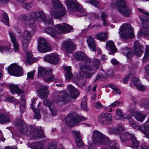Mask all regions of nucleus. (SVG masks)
<instances>
[{"instance_id": "obj_9", "label": "nucleus", "mask_w": 149, "mask_h": 149, "mask_svg": "<svg viewBox=\"0 0 149 149\" xmlns=\"http://www.w3.org/2000/svg\"><path fill=\"white\" fill-rule=\"evenodd\" d=\"M65 2L69 11L71 12L79 11L83 13L82 14V16L85 15L84 13V10L79 5L76 0H66Z\"/></svg>"}, {"instance_id": "obj_33", "label": "nucleus", "mask_w": 149, "mask_h": 149, "mask_svg": "<svg viewBox=\"0 0 149 149\" xmlns=\"http://www.w3.org/2000/svg\"><path fill=\"white\" fill-rule=\"evenodd\" d=\"M71 66H65L64 68L66 72L65 75V78L68 81L70 80L73 77V74L71 71Z\"/></svg>"}, {"instance_id": "obj_19", "label": "nucleus", "mask_w": 149, "mask_h": 149, "mask_svg": "<svg viewBox=\"0 0 149 149\" xmlns=\"http://www.w3.org/2000/svg\"><path fill=\"white\" fill-rule=\"evenodd\" d=\"M65 120L66 124L70 127L75 126L79 123V120L76 119L75 116L71 114L67 116Z\"/></svg>"}, {"instance_id": "obj_50", "label": "nucleus", "mask_w": 149, "mask_h": 149, "mask_svg": "<svg viewBox=\"0 0 149 149\" xmlns=\"http://www.w3.org/2000/svg\"><path fill=\"white\" fill-rule=\"evenodd\" d=\"M43 103L45 105L47 106L49 108L51 106L53 105V103L52 102L47 100H44Z\"/></svg>"}, {"instance_id": "obj_58", "label": "nucleus", "mask_w": 149, "mask_h": 149, "mask_svg": "<svg viewBox=\"0 0 149 149\" xmlns=\"http://www.w3.org/2000/svg\"><path fill=\"white\" fill-rule=\"evenodd\" d=\"M131 75V74H129L127 75L123 79V83H127Z\"/></svg>"}, {"instance_id": "obj_47", "label": "nucleus", "mask_w": 149, "mask_h": 149, "mask_svg": "<svg viewBox=\"0 0 149 149\" xmlns=\"http://www.w3.org/2000/svg\"><path fill=\"white\" fill-rule=\"evenodd\" d=\"M102 19L103 21V24L104 26H107V23L105 19V18L107 16V14L105 13H101Z\"/></svg>"}, {"instance_id": "obj_52", "label": "nucleus", "mask_w": 149, "mask_h": 149, "mask_svg": "<svg viewBox=\"0 0 149 149\" xmlns=\"http://www.w3.org/2000/svg\"><path fill=\"white\" fill-rule=\"evenodd\" d=\"M138 10L141 13L145 16H148L149 15V13L147 12L145 10L140 8H138Z\"/></svg>"}, {"instance_id": "obj_15", "label": "nucleus", "mask_w": 149, "mask_h": 149, "mask_svg": "<svg viewBox=\"0 0 149 149\" xmlns=\"http://www.w3.org/2000/svg\"><path fill=\"white\" fill-rule=\"evenodd\" d=\"M112 116L111 113H102L98 116L99 123L104 125L111 124L112 123Z\"/></svg>"}, {"instance_id": "obj_2", "label": "nucleus", "mask_w": 149, "mask_h": 149, "mask_svg": "<svg viewBox=\"0 0 149 149\" xmlns=\"http://www.w3.org/2000/svg\"><path fill=\"white\" fill-rule=\"evenodd\" d=\"M16 125L19 127V131L20 133L23 134H29L30 136L33 139L44 138L43 130L41 127L39 130L37 127L34 126H30L27 128L26 125L21 119L17 120Z\"/></svg>"}, {"instance_id": "obj_62", "label": "nucleus", "mask_w": 149, "mask_h": 149, "mask_svg": "<svg viewBox=\"0 0 149 149\" xmlns=\"http://www.w3.org/2000/svg\"><path fill=\"white\" fill-rule=\"evenodd\" d=\"M141 149H149V146L146 144H142L141 146Z\"/></svg>"}, {"instance_id": "obj_14", "label": "nucleus", "mask_w": 149, "mask_h": 149, "mask_svg": "<svg viewBox=\"0 0 149 149\" xmlns=\"http://www.w3.org/2000/svg\"><path fill=\"white\" fill-rule=\"evenodd\" d=\"M63 49L66 53H72L76 49V46L71 40L64 41L62 44Z\"/></svg>"}, {"instance_id": "obj_25", "label": "nucleus", "mask_w": 149, "mask_h": 149, "mask_svg": "<svg viewBox=\"0 0 149 149\" xmlns=\"http://www.w3.org/2000/svg\"><path fill=\"white\" fill-rule=\"evenodd\" d=\"M72 133L75 135L76 142L77 146L79 147L82 146L84 143L79 132L76 131H73Z\"/></svg>"}, {"instance_id": "obj_27", "label": "nucleus", "mask_w": 149, "mask_h": 149, "mask_svg": "<svg viewBox=\"0 0 149 149\" xmlns=\"http://www.w3.org/2000/svg\"><path fill=\"white\" fill-rule=\"evenodd\" d=\"M138 36H147L149 37V26H143L138 33Z\"/></svg>"}, {"instance_id": "obj_64", "label": "nucleus", "mask_w": 149, "mask_h": 149, "mask_svg": "<svg viewBox=\"0 0 149 149\" xmlns=\"http://www.w3.org/2000/svg\"><path fill=\"white\" fill-rule=\"evenodd\" d=\"M17 148L15 146H6L5 147L4 149H17Z\"/></svg>"}, {"instance_id": "obj_28", "label": "nucleus", "mask_w": 149, "mask_h": 149, "mask_svg": "<svg viewBox=\"0 0 149 149\" xmlns=\"http://www.w3.org/2000/svg\"><path fill=\"white\" fill-rule=\"evenodd\" d=\"M9 34L11 38V41L13 44L15 49V51H17L19 49V45L14 35V34L12 32L10 31L9 32Z\"/></svg>"}, {"instance_id": "obj_44", "label": "nucleus", "mask_w": 149, "mask_h": 149, "mask_svg": "<svg viewBox=\"0 0 149 149\" xmlns=\"http://www.w3.org/2000/svg\"><path fill=\"white\" fill-rule=\"evenodd\" d=\"M49 109L51 112L52 115L53 116H56L57 114V110L56 107L53 105L51 106L50 107Z\"/></svg>"}, {"instance_id": "obj_17", "label": "nucleus", "mask_w": 149, "mask_h": 149, "mask_svg": "<svg viewBox=\"0 0 149 149\" xmlns=\"http://www.w3.org/2000/svg\"><path fill=\"white\" fill-rule=\"evenodd\" d=\"M44 60L45 61L51 64H56L59 61V58L57 54L54 53L46 55L44 57Z\"/></svg>"}, {"instance_id": "obj_3", "label": "nucleus", "mask_w": 149, "mask_h": 149, "mask_svg": "<svg viewBox=\"0 0 149 149\" xmlns=\"http://www.w3.org/2000/svg\"><path fill=\"white\" fill-rule=\"evenodd\" d=\"M68 88L69 92V96L67 93L60 92L55 98L54 102L58 105L61 106L65 104L69 100L70 97L74 99L79 96V91L72 85H68Z\"/></svg>"}, {"instance_id": "obj_20", "label": "nucleus", "mask_w": 149, "mask_h": 149, "mask_svg": "<svg viewBox=\"0 0 149 149\" xmlns=\"http://www.w3.org/2000/svg\"><path fill=\"white\" fill-rule=\"evenodd\" d=\"M32 36L31 33L29 31L27 30L24 32L22 41L23 49L24 50H27L29 40Z\"/></svg>"}, {"instance_id": "obj_7", "label": "nucleus", "mask_w": 149, "mask_h": 149, "mask_svg": "<svg viewBox=\"0 0 149 149\" xmlns=\"http://www.w3.org/2000/svg\"><path fill=\"white\" fill-rule=\"evenodd\" d=\"M53 8L50 12L51 16L55 19H58L65 15L67 10L63 6L59 0H52Z\"/></svg>"}, {"instance_id": "obj_54", "label": "nucleus", "mask_w": 149, "mask_h": 149, "mask_svg": "<svg viewBox=\"0 0 149 149\" xmlns=\"http://www.w3.org/2000/svg\"><path fill=\"white\" fill-rule=\"evenodd\" d=\"M35 71L33 70L27 73V78H31L32 79H33L34 74Z\"/></svg>"}, {"instance_id": "obj_10", "label": "nucleus", "mask_w": 149, "mask_h": 149, "mask_svg": "<svg viewBox=\"0 0 149 149\" xmlns=\"http://www.w3.org/2000/svg\"><path fill=\"white\" fill-rule=\"evenodd\" d=\"M117 7L119 13L124 17H128L132 14L131 10L127 7L124 1H118L117 3Z\"/></svg>"}, {"instance_id": "obj_1", "label": "nucleus", "mask_w": 149, "mask_h": 149, "mask_svg": "<svg viewBox=\"0 0 149 149\" xmlns=\"http://www.w3.org/2000/svg\"><path fill=\"white\" fill-rule=\"evenodd\" d=\"M93 143L98 144L102 149H107L110 146L111 149H119L117 143L110 141L109 139L97 130L93 132Z\"/></svg>"}, {"instance_id": "obj_21", "label": "nucleus", "mask_w": 149, "mask_h": 149, "mask_svg": "<svg viewBox=\"0 0 149 149\" xmlns=\"http://www.w3.org/2000/svg\"><path fill=\"white\" fill-rule=\"evenodd\" d=\"M143 46L138 41H136L134 42L133 50L135 55L138 56H140L143 53Z\"/></svg>"}, {"instance_id": "obj_34", "label": "nucleus", "mask_w": 149, "mask_h": 149, "mask_svg": "<svg viewBox=\"0 0 149 149\" xmlns=\"http://www.w3.org/2000/svg\"><path fill=\"white\" fill-rule=\"evenodd\" d=\"M132 115L134 116L136 120L140 122H142L146 118V116L144 115L138 111L134 112Z\"/></svg>"}, {"instance_id": "obj_48", "label": "nucleus", "mask_w": 149, "mask_h": 149, "mask_svg": "<svg viewBox=\"0 0 149 149\" xmlns=\"http://www.w3.org/2000/svg\"><path fill=\"white\" fill-rule=\"evenodd\" d=\"M139 17L143 23L146 24V23L148 25H149V17L148 18H146L145 16H143L142 15H139Z\"/></svg>"}, {"instance_id": "obj_37", "label": "nucleus", "mask_w": 149, "mask_h": 149, "mask_svg": "<svg viewBox=\"0 0 149 149\" xmlns=\"http://www.w3.org/2000/svg\"><path fill=\"white\" fill-rule=\"evenodd\" d=\"M47 72H48V70H45L43 67H40L38 68V77H41L42 76L43 77V78L44 76Z\"/></svg>"}, {"instance_id": "obj_4", "label": "nucleus", "mask_w": 149, "mask_h": 149, "mask_svg": "<svg viewBox=\"0 0 149 149\" xmlns=\"http://www.w3.org/2000/svg\"><path fill=\"white\" fill-rule=\"evenodd\" d=\"M93 67L86 64L81 65L79 74L77 77V80L83 78H91L96 70L99 69L100 60L95 58L93 61Z\"/></svg>"}, {"instance_id": "obj_35", "label": "nucleus", "mask_w": 149, "mask_h": 149, "mask_svg": "<svg viewBox=\"0 0 149 149\" xmlns=\"http://www.w3.org/2000/svg\"><path fill=\"white\" fill-rule=\"evenodd\" d=\"M130 139L132 142L131 147L134 148H137L139 146V142L134 134L133 135Z\"/></svg>"}, {"instance_id": "obj_30", "label": "nucleus", "mask_w": 149, "mask_h": 149, "mask_svg": "<svg viewBox=\"0 0 149 149\" xmlns=\"http://www.w3.org/2000/svg\"><path fill=\"white\" fill-rule=\"evenodd\" d=\"M10 91L11 93L13 94L17 93L18 94H21L24 92L23 91L19 88L17 85H10Z\"/></svg>"}, {"instance_id": "obj_11", "label": "nucleus", "mask_w": 149, "mask_h": 149, "mask_svg": "<svg viewBox=\"0 0 149 149\" xmlns=\"http://www.w3.org/2000/svg\"><path fill=\"white\" fill-rule=\"evenodd\" d=\"M120 30V35L123 38L126 39L129 38H132L134 36L133 30L127 24H124L123 25Z\"/></svg>"}, {"instance_id": "obj_31", "label": "nucleus", "mask_w": 149, "mask_h": 149, "mask_svg": "<svg viewBox=\"0 0 149 149\" xmlns=\"http://www.w3.org/2000/svg\"><path fill=\"white\" fill-rule=\"evenodd\" d=\"M10 122V120L8 115L3 113H0V123L4 124Z\"/></svg>"}, {"instance_id": "obj_5", "label": "nucleus", "mask_w": 149, "mask_h": 149, "mask_svg": "<svg viewBox=\"0 0 149 149\" xmlns=\"http://www.w3.org/2000/svg\"><path fill=\"white\" fill-rule=\"evenodd\" d=\"M72 29V26L64 23L62 24L56 25L50 28H48L45 29V31L46 33L56 38L58 34L70 32Z\"/></svg>"}, {"instance_id": "obj_36", "label": "nucleus", "mask_w": 149, "mask_h": 149, "mask_svg": "<svg viewBox=\"0 0 149 149\" xmlns=\"http://www.w3.org/2000/svg\"><path fill=\"white\" fill-rule=\"evenodd\" d=\"M26 61L29 64L33 63L35 60L32 57L31 53L29 52H26Z\"/></svg>"}, {"instance_id": "obj_39", "label": "nucleus", "mask_w": 149, "mask_h": 149, "mask_svg": "<svg viewBox=\"0 0 149 149\" xmlns=\"http://www.w3.org/2000/svg\"><path fill=\"white\" fill-rule=\"evenodd\" d=\"M9 18L7 13L5 12L2 15L1 21L5 24L9 26Z\"/></svg>"}, {"instance_id": "obj_57", "label": "nucleus", "mask_w": 149, "mask_h": 149, "mask_svg": "<svg viewBox=\"0 0 149 149\" xmlns=\"http://www.w3.org/2000/svg\"><path fill=\"white\" fill-rule=\"evenodd\" d=\"M133 81L134 85L136 86L140 84V81H139V79H138V78H133Z\"/></svg>"}, {"instance_id": "obj_59", "label": "nucleus", "mask_w": 149, "mask_h": 149, "mask_svg": "<svg viewBox=\"0 0 149 149\" xmlns=\"http://www.w3.org/2000/svg\"><path fill=\"white\" fill-rule=\"evenodd\" d=\"M7 100L8 102H10L16 101L15 98L14 97L11 96H9L7 98Z\"/></svg>"}, {"instance_id": "obj_40", "label": "nucleus", "mask_w": 149, "mask_h": 149, "mask_svg": "<svg viewBox=\"0 0 149 149\" xmlns=\"http://www.w3.org/2000/svg\"><path fill=\"white\" fill-rule=\"evenodd\" d=\"M116 113L117 115L120 116L122 118L129 119L131 118L132 117V115H130L129 116H127L126 117H125L123 116V111L121 109H119L116 110Z\"/></svg>"}, {"instance_id": "obj_13", "label": "nucleus", "mask_w": 149, "mask_h": 149, "mask_svg": "<svg viewBox=\"0 0 149 149\" xmlns=\"http://www.w3.org/2000/svg\"><path fill=\"white\" fill-rule=\"evenodd\" d=\"M38 49L40 52L43 53L51 51L52 48L45 39L40 38L38 39Z\"/></svg>"}, {"instance_id": "obj_41", "label": "nucleus", "mask_w": 149, "mask_h": 149, "mask_svg": "<svg viewBox=\"0 0 149 149\" xmlns=\"http://www.w3.org/2000/svg\"><path fill=\"white\" fill-rule=\"evenodd\" d=\"M149 59V46H146L145 56L143 58V62H146L147 60Z\"/></svg>"}, {"instance_id": "obj_51", "label": "nucleus", "mask_w": 149, "mask_h": 149, "mask_svg": "<svg viewBox=\"0 0 149 149\" xmlns=\"http://www.w3.org/2000/svg\"><path fill=\"white\" fill-rule=\"evenodd\" d=\"M110 87L111 88L115 91V92L119 94H120L121 92L120 90L117 88L116 86L113 84L110 85Z\"/></svg>"}, {"instance_id": "obj_24", "label": "nucleus", "mask_w": 149, "mask_h": 149, "mask_svg": "<svg viewBox=\"0 0 149 149\" xmlns=\"http://www.w3.org/2000/svg\"><path fill=\"white\" fill-rule=\"evenodd\" d=\"M87 42L90 49L93 51L96 49L97 46L93 38L91 36H88L87 39Z\"/></svg>"}, {"instance_id": "obj_43", "label": "nucleus", "mask_w": 149, "mask_h": 149, "mask_svg": "<svg viewBox=\"0 0 149 149\" xmlns=\"http://www.w3.org/2000/svg\"><path fill=\"white\" fill-rule=\"evenodd\" d=\"M21 100V104L20 105V109L21 112L23 113L25 110V100L23 97H22L20 99Z\"/></svg>"}, {"instance_id": "obj_12", "label": "nucleus", "mask_w": 149, "mask_h": 149, "mask_svg": "<svg viewBox=\"0 0 149 149\" xmlns=\"http://www.w3.org/2000/svg\"><path fill=\"white\" fill-rule=\"evenodd\" d=\"M8 71L11 75L20 76L23 75V71L21 67L18 65L17 63L10 65L8 68Z\"/></svg>"}, {"instance_id": "obj_53", "label": "nucleus", "mask_w": 149, "mask_h": 149, "mask_svg": "<svg viewBox=\"0 0 149 149\" xmlns=\"http://www.w3.org/2000/svg\"><path fill=\"white\" fill-rule=\"evenodd\" d=\"M9 50V48L6 46H2L0 45V51L1 52L8 51Z\"/></svg>"}, {"instance_id": "obj_63", "label": "nucleus", "mask_w": 149, "mask_h": 149, "mask_svg": "<svg viewBox=\"0 0 149 149\" xmlns=\"http://www.w3.org/2000/svg\"><path fill=\"white\" fill-rule=\"evenodd\" d=\"M113 71L112 70H109L107 73V75H108L109 76H113Z\"/></svg>"}, {"instance_id": "obj_49", "label": "nucleus", "mask_w": 149, "mask_h": 149, "mask_svg": "<svg viewBox=\"0 0 149 149\" xmlns=\"http://www.w3.org/2000/svg\"><path fill=\"white\" fill-rule=\"evenodd\" d=\"M107 77L106 75L105 74H102V73H100L98 74L97 76L96 79L95 80V81L98 80L99 79H102L106 78Z\"/></svg>"}, {"instance_id": "obj_38", "label": "nucleus", "mask_w": 149, "mask_h": 149, "mask_svg": "<svg viewBox=\"0 0 149 149\" xmlns=\"http://www.w3.org/2000/svg\"><path fill=\"white\" fill-rule=\"evenodd\" d=\"M136 102H135L134 103L130 104L129 106V111L132 115L133 114L134 112L137 111L136 110Z\"/></svg>"}, {"instance_id": "obj_8", "label": "nucleus", "mask_w": 149, "mask_h": 149, "mask_svg": "<svg viewBox=\"0 0 149 149\" xmlns=\"http://www.w3.org/2000/svg\"><path fill=\"white\" fill-rule=\"evenodd\" d=\"M125 129L122 125H119L116 128H112L109 127L108 128V132L109 133L115 134H120V138L122 142L129 140L131 139L133 134H130L127 132L123 133Z\"/></svg>"}, {"instance_id": "obj_60", "label": "nucleus", "mask_w": 149, "mask_h": 149, "mask_svg": "<svg viewBox=\"0 0 149 149\" xmlns=\"http://www.w3.org/2000/svg\"><path fill=\"white\" fill-rule=\"evenodd\" d=\"M136 87L141 91H143L145 89V87L143 86L140 85V84L136 86Z\"/></svg>"}, {"instance_id": "obj_22", "label": "nucleus", "mask_w": 149, "mask_h": 149, "mask_svg": "<svg viewBox=\"0 0 149 149\" xmlns=\"http://www.w3.org/2000/svg\"><path fill=\"white\" fill-rule=\"evenodd\" d=\"M74 57L78 60H81L87 63L91 61V59L87 56L82 52H78L74 54Z\"/></svg>"}, {"instance_id": "obj_26", "label": "nucleus", "mask_w": 149, "mask_h": 149, "mask_svg": "<svg viewBox=\"0 0 149 149\" xmlns=\"http://www.w3.org/2000/svg\"><path fill=\"white\" fill-rule=\"evenodd\" d=\"M31 107L34 111L35 113L34 118L39 120L41 116L40 114V110L38 109H34V105L36 101V99L33 98L31 100Z\"/></svg>"}, {"instance_id": "obj_46", "label": "nucleus", "mask_w": 149, "mask_h": 149, "mask_svg": "<svg viewBox=\"0 0 149 149\" xmlns=\"http://www.w3.org/2000/svg\"><path fill=\"white\" fill-rule=\"evenodd\" d=\"M88 3H90L95 7H97L99 6V2L96 0H86Z\"/></svg>"}, {"instance_id": "obj_23", "label": "nucleus", "mask_w": 149, "mask_h": 149, "mask_svg": "<svg viewBox=\"0 0 149 149\" xmlns=\"http://www.w3.org/2000/svg\"><path fill=\"white\" fill-rule=\"evenodd\" d=\"M106 49L110 51V54H113L117 51V49L114 45L113 41L111 40L107 41L106 42Z\"/></svg>"}, {"instance_id": "obj_55", "label": "nucleus", "mask_w": 149, "mask_h": 149, "mask_svg": "<svg viewBox=\"0 0 149 149\" xmlns=\"http://www.w3.org/2000/svg\"><path fill=\"white\" fill-rule=\"evenodd\" d=\"M95 107L97 109H101L103 108V106L102 104L99 102H98L96 103H95Z\"/></svg>"}, {"instance_id": "obj_16", "label": "nucleus", "mask_w": 149, "mask_h": 149, "mask_svg": "<svg viewBox=\"0 0 149 149\" xmlns=\"http://www.w3.org/2000/svg\"><path fill=\"white\" fill-rule=\"evenodd\" d=\"M48 88L49 87L47 86H40L37 91L38 97L42 99H45L47 97L49 93L48 90Z\"/></svg>"}, {"instance_id": "obj_29", "label": "nucleus", "mask_w": 149, "mask_h": 149, "mask_svg": "<svg viewBox=\"0 0 149 149\" xmlns=\"http://www.w3.org/2000/svg\"><path fill=\"white\" fill-rule=\"evenodd\" d=\"M52 69H49L48 72H47L46 74L44 76L43 79L46 82H50L54 81L55 78L54 76L52 74Z\"/></svg>"}, {"instance_id": "obj_45", "label": "nucleus", "mask_w": 149, "mask_h": 149, "mask_svg": "<svg viewBox=\"0 0 149 149\" xmlns=\"http://www.w3.org/2000/svg\"><path fill=\"white\" fill-rule=\"evenodd\" d=\"M87 100L86 97H84L82 100L81 104V107L85 110H86L87 109Z\"/></svg>"}, {"instance_id": "obj_42", "label": "nucleus", "mask_w": 149, "mask_h": 149, "mask_svg": "<svg viewBox=\"0 0 149 149\" xmlns=\"http://www.w3.org/2000/svg\"><path fill=\"white\" fill-rule=\"evenodd\" d=\"M123 54L128 57H129L131 54V50L128 47L123 48L122 49Z\"/></svg>"}, {"instance_id": "obj_56", "label": "nucleus", "mask_w": 149, "mask_h": 149, "mask_svg": "<svg viewBox=\"0 0 149 149\" xmlns=\"http://www.w3.org/2000/svg\"><path fill=\"white\" fill-rule=\"evenodd\" d=\"M22 8L26 10H29L31 8V6L30 4L25 3L23 4Z\"/></svg>"}, {"instance_id": "obj_6", "label": "nucleus", "mask_w": 149, "mask_h": 149, "mask_svg": "<svg viewBox=\"0 0 149 149\" xmlns=\"http://www.w3.org/2000/svg\"><path fill=\"white\" fill-rule=\"evenodd\" d=\"M30 16L32 19L26 20V26L31 27H34L35 25L33 19L38 22H44L46 25L52 23V20L51 19L46 18L45 13L42 11L32 12L30 13Z\"/></svg>"}, {"instance_id": "obj_18", "label": "nucleus", "mask_w": 149, "mask_h": 149, "mask_svg": "<svg viewBox=\"0 0 149 149\" xmlns=\"http://www.w3.org/2000/svg\"><path fill=\"white\" fill-rule=\"evenodd\" d=\"M28 146L29 147L33 149H45L43 148V145L39 142L34 143H28ZM56 146L52 143L49 144L46 149H56Z\"/></svg>"}, {"instance_id": "obj_32", "label": "nucleus", "mask_w": 149, "mask_h": 149, "mask_svg": "<svg viewBox=\"0 0 149 149\" xmlns=\"http://www.w3.org/2000/svg\"><path fill=\"white\" fill-rule=\"evenodd\" d=\"M95 38L99 40L104 41L108 38L107 33L106 32L99 33L95 36Z\"/></svg>"}, {"instance_id": "obj_61", "label": "nucleus", "mask_w": 149, "mask_h": 149, "mask_svg": "<svg viewBox=\"0 0 149 149\" xmlns=\"http://www.w3.org/2000/svg\"><path fill=\"white\" fill-rule=\"evenodd\" d=\"M119 104V102L118 101H116L114 102H113V103H112V104H111V105H109V107L111 108H113L116 106L117 105Z\"/></svg>"}]
</instances>
